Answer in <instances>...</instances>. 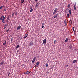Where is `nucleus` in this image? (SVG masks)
I'll return each instance as SVG.
<instances>
[{"label": "nucleus", "mask_w": 78, "mask_h": 78, "mask_svg": "<svg viewBox=\"0 0 78 78\" xmlns=\"http://www.w3.org/2000/svg\"><path fill=\"white\" fill-rule=\"evenodd\" d=\"M6 0V1H8V0Z\"/></svg>", "instance_id": "nucleus-50"}, {"label": "nucleus", "mask_w": 78, "mask_h": 78, "mask_svg": "<svg viewBox=\"0 0 78 78\" xmlns=\"http://www.w3.org/2000/svg\"><path fill=\"white\" fill-rule=\"evenodd\" d=\"M69 13H68L67 15V17H69Z\"/></svg>", "instance_id": "nucleus-25"}, {"label": "nucleus", "mask_w": 78, "mask_h": 78, "mask_svg": "<svg viewBox=\"0 0 78 78\" xmlns=\"http://www.w3.org/2000/svg\"><path fill=\"white\" fill-rule=\"evenodd\" d=\"M9 19V16L7 17V19Z\"/></svg>", "instance_id": "nucleus-36"}, {"label": "nucleus", "mask_w": 78, "mask_h": 78, "mask_svg": "<svg viewBox=\"0 0 78 78\" xmlns=\"http://www.w3.org/2000/svg\"><path fill=\"white\" fill-rule=\"evenodd\" d=\"M7 20L8 21L9 20V19H7Z\"/></svg>", "instance_id": "nucleus-47"}, {"label": "nucleus", "mask_w": 78, "mask_h": 78, "mask_svg": "<svg viewBox=\"0 0 78 78\" xmlns=\"http://www.w3.org/2000/svg\"><path fill=\"white\" fill-rule=\"evenodd\" d=\"M8 30V31H9V29H8V30Z\"/></svg>", "instance_id": "nucleus-49"}, {"label": "nucleus", "mask_w": 78, "mask_h": 78, "mask_svg": "<svg viewBox=\"0 0 78 78\" xmlns=\"http://www.w3.org/2000/svg\"><path fill=\"white\" fill-rule=\"evenodd\" d=\"M73 30H74V27H73Z\"/></svg>", "instance_id": "nucleus-42"}, {"label": "nucleus", "mask_w": 78, "mask_h": 78, "mask_svg": "<svg viewBox=\"0 0 78 78\" xmlns=\"http://www.w3.org/2000/svg\"><path fill=\"white\" fill-rule=\"evenodd\" d=\"M48 64L46 63V67H48Z\"/></svg>", "instance_id": "nucleus-20"}, {"label": "nucleus", "mask_w": 78, "mask_h": 78, "mask_svg": "<svg viewBox=\"0 0 78 78\" xmlns=\"http://www.w3.org/2000/svg\"><path fill=\"white\" fill-rule=\"evenodd\" d=\"M9 74H10V73H9L8 75V76H9Z\"/></svg>", "instance_id": "nucleus-37"}, {"label": "nucleus", "mask_w": 78, "mask_h": 78, "mask_svg": "<svg viewBox=\"0 0 78 78\" xmlns=\"http://www.w3.org/2000/svg\"><path fill=\"white\" fill-rule=\"evenodd\" d=\"M69 41V39L66 38L65 41V42H67L68 41Z\"/></svg>", "instance_id": "nucleus-12"}, {"label": "nucleus", "mask_w": 78, "mask_h": 78, "mask_svg": "<svg viewBox=\"0 0 78 78\" xmlns=\"http://www.w3.org/2000/svg\"><path fill=\"white\" fill-rule=\"evenodd\" d=\"M0 64L1 65H3V62H1Z\"/></svg>", "instance_id": "nucleus-32"}, {"label": "nucleus", "mask_w": 78, "mask_h": 78, "mask_svg": "<svg viewBox=\"0 0 78 78\" xmlns=\"http://www.w3.org/2000/svg\"><path fill=\"white\" fill-rule=\"evenodd\" d=\"M67 23V20H66V19H65V20L64 21V23Z\"/></svg>", "instance_id": "nucleus-19"}, {"label": "nucleus", "mask_w": 78, "mask_h": 78, "mask_svg": "<svg viewBox=\"0 0 78 78\" xmlns=\"http://www.w3.org/2000/svg\"><path fill=\"white\" fill-rule=\"evenodd\" d=\"M39 5V4H37L36 5V8H37V6H38Z\"/></svg>", "instance_id": "nucleus-17"}, {"label": "nucleus", "mask_w": 78, "mask_h": 78, "mask_svg": "<svg viewBox=\"0 0 78 78\" xmlns=\"http://www.w3.org/2000/svg\"><path fill=\"white\" fill-rule=\"evenodd\" d=\"M56 40H55L54 41V43H56Z\"/></svg>", "instance_id": "nucleus-40"}, {"label": "nucleus", "mask_w": 78, "mask_h": 78, "mask_svg": "<svg viewBox=\"0 0 78 78\" xmlns=\"http://www.w3.org/2000/svg\"><path fill=\"white\" fill-rule=\"evenodd\" d=\"M44 26H42V28H44Z\"/></svg>", "instance_id": "nucleus-38"}, {"label": "nucleus", "mask_w": 78, "mask_h": 78, "mask_svg": "<svg viewBox=\"0 0 78 78\" xmlns=\"http://www.w3.org/2000/svg\"><path fill=\"white\" fill-rule=\"evenodd\" d=\"M5 16H2L0 18V20H5Z\"/></svg>", "instance_id": "nucleus-1"}, {"label": "nucleus", "mask_w": 78, "mask_h": 78, "mask_svg": "<svg viewBox=\"0 0 78 78\" xmlns=\"http://www.w3.org/2000/svg\"><path fill=\"white\" fill-rule=\"evenodd\" d=\"M42 26H44V23H42Z\"/></svg>", "instance_id": "nucleus-34"}, {"label": "nucleus", "mask_w": 78, "mask_h": 78, "mask_svg": "<svg viewBox=\"0 0 78 78\" xmlns=\"http://www.w3.org/2000/svg\"><path fill=\"white\" fill-rule=\"evenodd\" d=\"M8 31H8V30L6 31V32H8Z\"/></svg>", "instance_id": "nucleus-43"}, {"label": "nucleus", "mask_w": 78, "mask_h": 78, "mask_svg": "<svg viewBox=\"0 0 78 78\" xmlns=\"http://www.w3.org/2000/svg\"><path fill=\"white\" fill-rule=\"evenodd\" d=\"M56 12H55V11H54L53 14H53H55V13H56Z\"/></svg>", "instance_id": "nucleus-23"}, {"label": "nucleus", "mask_w": 78, "mask_h": 78, "mask_svg": "<svg viewBox=\"0 0 78 78\" xmlns=\"http://www.w3.org/2000/svg\"><path fill=\"white\" fill-rule=\"evenodd\" d=\"M2 7H3V6H2L0 7V9H2Z\"/></svg>", "instance_id": "nucleus-28"}, {"label": "nucleus", "mask_w": 78, "mask_h": 78, "mask_svg": "<svg viewBox=\"0 0 78 78\" xmlns=\"http://www.w3.org/2000/svg\"><path fill=\"white\" fill-rule=\"evenodd\" d=\"M70 7V4H69L68 5V8H69Z\"/></svg>", "instance_id": "nucleus-29"}, {"label": "nucleus", "mask_w": 78, "mask_h": 78, "mask_svg": "<svg viewBox=\"0 0 78 78\" xmlns=\"http://www.w3.org/2000/svg\"><path fill=\"white\" fill-rule=\"evenodd\" d=\"M6 41L5 40V41L4 42L3 45V47H4L5 45H6Z\"/></svg>", "instance_id": "nucleus-7"}, {"label": "nucleus", "mask_w": 78, "mask_h": 78, "mask_svg": "<svg viewBox=\"0 0 78 78\" xmlns=\"http://www.w3.org/2000/svg\"><path fill=\"white\" fill-rule=\"evenodd\" d=\"M6 11V10L5 9H4V11Z\"/></svg>", "instance_id": "nucleus-39"}, {"label": "nucleus", "mask_w": 78, "mask_h": 78, "mask_svg": "<svg viewBox=\"0 0 78 78\" xmlns=\"http://www.w3.org/2000/svg\"><path fill=\"white\" fill-rule=\"evenodd\" d=\"M57 10H58L57 8H55L54 10V11H55L56 12H57Z\"/></svg>", "instance_id": "nucleus-16"}, {"label": "nucleus", "mask_w": 78, "mask_h": 78, "mask_svg": "<svg viewBox=\"0 0 78 78\" xmlns=\"http://www.w3.org/2000/svg\"><path fill=\"white\" fill-rule=\"evenodd\" d=\"M47 73H49V72H48Z\"/></svg>", "instance_id": "nucleus-46"}, {"label": "nucleus", "mask_w": 78, "mask_h": 78, "mask_svg": "<svg viewBox=\"0 0 78 78\" xmlns=\"http://www.w3.org/2000/svg\"><path fill=\"white\" fill-rule=\"evenodd\" d=\"M65 23V26H67V23Z\"/></svg>", "instance_id": "nucleus-31"}, {"label": "nucleus", "mask_w": 78, "mask_h": 78, "mask_svg": "<svg viewBox=\"0 0 78 78\" xmlns=\"http://www.w3.org/2000/svg\"><path fill=\"white\" fill-rule=\"evenodd\" d=\"M46 39H44L43 41V43L44 45H45L46 44Z\"/></svg>", "instance_id": "nucleus-2"}, {"label": "nucleus", "mask_w": 78, "mask_h": 78, "mask_svg": "<svg viewBox=\"0 0 78 78\" xmlns=\"http://www.w3.org/2000/svg\"><path fill=\"white\" fill-rule=\"evenodd\" d=\"M39 62H37L36 63V65H35V67H38V66H39Z\"/></svg>", "instance_id": "nucleus-4"}, {"label": "nucleus", "mask_w": 78, "mask_h": 78, "mask_svg": "<svg viewBox=\"0 0 78 78\" xmlns=\"http://www.w3.org/2000/svg\"><path fill=\"white\" fill-rule=\"evenodd\" d=\"M20 45H17V46L16 47V48H18L19 47Z\"/></svg>", "instance_id": "nucleus-15"}, {"label": "nucleus", "mask_w": 78, "mask_h": 78, "mask_svg": "<svg viewBox=\"0 0 78 78\" xmlns=\"http://www.w3.org/2000/svg\"><path fill=\"white\" fill-rule=\"evenodd\" d=\"M70 9H69V10H70Z\"/></svg>", "instance_id": "nucleus-48"}, {"label": "nucleus", "mask_w": 78, "mask_h": 78, "mask_svg": "<svg viewBox=\"0 0 78 78\" xmlns=\"http://www.w3.org/2000/svg\"><path fill=\"white\" fill-rule=\"evenodd\" d=\"M73 30L74 31V33H75V30H74V29H73Z\"/></svg>", "instance_id": "nucleus-33"}, {"label": "nucleus", "mask_w": 78, "mask_h": 78, "mask_svg": "<svg viewBox=\"0 0 78 78\" xmlns=\"http://www.w3.org/2000/svg\"><path fill=\"white\" fill-rule=\"evenodd\" d=\"M69 68V66H68V65H67L66 66V69H68Z\"/></svg>", "instance_id": "nucleus-18"}, {"label": "nucleus", "mask_w": 78, "mask_h": 78, "mask_svg": "<svg viewBox=\"0 0 78 78\" xmlns=\"http://www.w3.org/2000/svg\"><path fill=\"white\" fill-rule=\"evenodd\" d=\"M12 38L11 39V41H12Z\"/></svg>", "instance_id": "nucleus-41"}, {"label": "nucleus", "mask_w": 78, "mask_h": 78, "mask_svg": "<svg viewBox=\"0 0 78 78\" xmlns=\"http://www.w3.org/2000/svg\"><path fill=\"white\" fill-rule=\"evenodd\" d=\"M14 16V13H13L12 14V16Z\"/></svg>", "instance_id": "nucleus-35"}, {"label": "nucleus", "mask_w": 78, "mask_h": 78, "mask_svg": "<svg viewBox=\"0 0 78 78\" xmlns=\"http://www.w3.org/2000/svg\"><path fill=\"white\" fill-rule=\"evenodd\" d=\"M6 26H7V27L8 26V24H6Z\"/></svg>", "instance_id": "nucleus-44"}, {"label": "nucleus", "mask_w": 78, "mask_h": 78, "mask_svg": "<svg viewBox=\"0 0 78 78\" xmlns=\"http://www.w3.org/2000/svg\"><path fill=\"white\" fill-rule=\"evenodd\" d=\"M73 8H74L75 11H76V4H75L74 5Z\"/></svg>", "instance_id": "nucleus-6"}, {"label": "nucleus", "mask_w": 78, "mask_h": 78, "mask_svg": "<svg viewBox=\"0 0 78 78\" xmlns=\"http://www.w3.org/2000/svg\"><path fill=\"white\" fill-rule=\"evenodd\" d=\"M35 1H36V2H37V0H35Z\"/></svg>", "instance_id": "nucleus-45"}, {"label": "nucleus", "mask_w": 78, "mask_h": 78, "mask_svg": "<svg viewBox=\"0 0 78 78\" xmlns=\"http://www.w3.org/2000/svg\"><path fill=\"white\" fill-rule=\"evenodd\" d=\"M77 62V60H74L73 62V63H75V62Z\"/></svg>", "instance_id": "nucleus-13"}, {"label": "nucleus", "mask_w": 78, "mask_h": 78, "mask_svg": "<svg viewBox=\"0 0 78 78\" xmlns=\"http://www.w3.org/2000/svg\"><path fill=\"white\" fill-rule=\"evenodd\" d=\"M28 34H27L25 35L24 37V39H26V37H27V36H28Z\"/></svg>", "instance_id": "nucleus-8"}, {"label": "nucleus", "mask_w": 78, "mask_h": 78, "mask_svg": "<svg viewBox=\"0 0 78 78\" xmlns=\"http://www.w3.org/2000/svg\"><path fill=\"white\" fill-rule=\"evenodd\" d=\"M36 60V57H34V58H33V60H32V63H34V62Z\"/></svg>", "instance_id": "nucleus-5"}, {"label": "nucleus", "mask_w": 78, "mask_h": 78, "mask_svg": "<svg viewBox=\"0 0 78 78\" xmlns=\"http://www.w3.org/2000/svg\"><path fill=\"white\" fill-rule=\"evenodd\" d=\"M58 14H59L58 13H57L55 15V16H54V18H56V17H58Z\"/></svg>", "instance_id": "nucleus-11"}, {"label": "nucleus", "mask_w": 78, "mask_h": 78, "mask_svg": "<svg viewBox=\"0 0 78 78\" xmlns=\"http://www.w3.org/2000/svg\"><path fill=\"white\" fill-rule=\"evenodd\" d=\"M33 9H31L30 10V12H33Z\"/></svg>", "instance_id": "nucleus-21"}, {"label": "nucleus", "mask_w": 78, "mask_h": 78, "mask_svg": "<svg viewBox=\"0 0 78 78\" xmlns=\"http://www.w3.org/2000/svg\"><path fill=\"white\" fill-rule=\"evenodd\" d=\"M70 23H72V21L70 20Z\"/></svg>", "instance_id": "nucleus-27"}, {"label": "nucleus", "mask_w": 78, "mask_h": 78, "mask_svg": "<svg viewBox=\"0 0 78 78\" xmlns=\"http://www.w3.org/2000/svg\"><path fill=\"white\" fill-rule=\"evenodd\" d=\"M21 3H23L24 2V0H21Z\"/></svg>", "instance_id": "nucleus-14"}, {"label": "nucleus", "mask_w": 78, "mask_h": 78, "mask_svg": "<svg viewBox=\"0 0 78 78\" xmlns=\"http://www.w3.org/2000/svg\"><path fill=\"white\" fill-rule=\"evenodd\" d=\"M26 72L27 73V74H30V73L29 71H27Z\"/></svg>", "instance_id": "nucleus-22"}, {"label": "nucleus", "mask_w": 78, "mask_h": 78, "mask_svg": "<svg viewBox=\"0 0 78 78\" xmlns=\"http://www.w3.org/2000/svg\"><path fill=\"white\" fill-rule=\"evenodd\" d=\"M33 42L31 41L29 44V46L31 47V46H32V45H33Z\"/></svg>", "instance_id": "nucleus-3"}, {"label": "nucleus", "mask_w": 78, "mask_h": 78, "mask_svg": "<svg viewBox=\"0 0 78 78\" xmlns=\"http://www.w3.org/2000/svg\"><path fill=\"white\" fill-rule=\"evenodd\" d=\"M20 28H21V26H19L17 28V29L18 30H19L20 29Z\"/></svg>", "instance_id": "nucleus-9"}, {"label": "nucleus", "mask_w": 78, "mask_h": 78, "mask_svg": "<svg viewBox=\"0 0 78 78\" xmlns=\"http://www.w3.org/2000/svg\"><path fill=\"white\" fill-rule=\"evenodd\" d=\"M69 12L70 14H71V10L70 9V10H69Z\"/></svg>", "instance_id": "nucleus-24"}, {"label": "nucleus", "mask_w": 78, "mask_h": 78, "mask_svg": "<svg viewBox=\"0 0 78 78\" xmlns=\"http://www.w3.org/2000/svg\"><path fill=\"white\" fill-rule=\"evenodd\" d=\"M6 27H7V26H6V24H5L4 25V30H5V28H6Z\"/></svg>", "instance_id": "nucleus-10"}, {"label": "nucleus", "mask_w": 78, "mask_h": 78, "mask_svg": "<svg viewBox=\"0 0 78 78\" xmlns=\"http://www.w3.org/2000/svg\"><path fill=\"white\" fill-rule=\"evenodd\" d=\"M24 73L25 74V75H27V74H28L27 72H24Z\"/></svg>", "instance_id": "nucleus-26"}, {"label": "nucleus", "mask_w": 78, "mask_h": 78, "mask_svg": "<svg viewBox=\"0 0 78 78\" xmlns=\"http://www.w3.org/2000/svg\"><path fill=\"white\" fill-rule=\"evenodd\" d=\"M2 22H3V23H5V20H2Z\"/></svg>", "instance_id": "nucleus-30"}]
</instances>
